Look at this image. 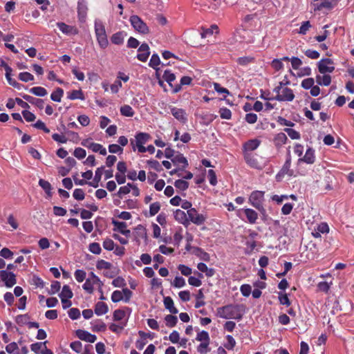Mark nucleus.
Here are the masks:
<instances>
[{"label": "nucleus", "mask_w": 354, "mask_h": 354, "mask_svg": "<svg viewBox=\"0 0 354 354\" xmlns=\"http://www.w3.org/2000/svg\"><path fill=\"white\" fill-rule=\"evenodd\" d=\"M254 62V58L252 57L245 56L239 57L236 60V62L243 66H246L248 64L253 63Z\"/></svg>", "instance_id": "37998d69"}, {"label": "nucleus", "mask_w": 354, "mask_h": 354, "mask_svg": "<svg viewBox=\"0 0 354 354\" xmlns=\"http://www.w3.org/2000/svg\"><path fill=\"white\" fill-rule=\"evenodd\" d=\"M39 185L44 190V192H46L48 197L52 196V186L48 181L45 180L44 179H40L39 180Z\"/></svg>", "instance_id": "473e14b6"}, {"label": "nucleus", "mask_w": 354, "mask_h": 354, "mask_svg": "<svg viewBox=\"0 0 354 354\" xmlns=\"http://www.w3.org/2000/svg\"><path fill=\"white\" fill-rule=\"evenodd\" d=\"M174 186L180 191H185L189 187V183L183 179L176 180Z\"/></svg>", "instance_id": "de8ad7c7"}, {"label": "nucleus", "mask_w": 354, "mask_h": 354, "mask_svg": "<svg viewBox=\"0 0 354 354\" xmlns=\"http://www.w3.org/2000/svg\"><path fill=\"white\" fill-rule=\"evenodd\" d=\"M11 75L12 72H10V69H7V73H6V78L8 84L15 88H17L19 90L21 89L23 85L18 83L15 79H12L11 77Z\"/></svg>", "instance_id": "72a5a7b5"}, {"label": "nucleus", "mask_w": 354, "mask_h": 354, "mask_svg": "<svg viewBox=\"0 0 354 354\" xmlns=\"http://www.w3.org/2000/svg\"><path fill=\"white\" fill-rule=\"evenodd\" d=\"M227 342L224 344L227 350H232L236 345V341L232 335H227L226 337Z\"/></svg>", "instance_id": "bf43d9fd"}, {"label": "nucleus", "mask_w": 354, "mask_h": 354, "mask_svg": "<svg viewBox=\"0 0 354 354\" xmlns=\"http://www.w3.org/2000/svg\"><path fill=\"white\" fill-rule=\"evenodd\" d=\"M21 96L23 99H24L31 104L37 106L39 109H42L44 108V102L43 100L33 97L32 96L26 94H23Z\"/></svg>", "instance_id": "6ab92c4d"}, {"label": "nucleus", "mask_w": 354, "mask_h": 354, "mask_svg": "<svg viewBox=\"0 0 354 354\" xmlns=\"http://www.w3.org/2000/svg\"><path fill=\"white\" fill-rule=\"evenodd\" d=\"M77 17L81 23H84L87 17L88 6L86 0H78L77 2Z\"/></svg>", "instance_id": "6e6552de"}, {"label": "nucleus", "mask_w": 354, "mask_h": 354, "mask_svg": "<svg viewBox=\"0 0 354 354\" xmlns=\"http://www.w3.org/2000/svg\"><path fill=\"white\" fill-rule=\"evenodd\" d=\"M196 255H197L198 257H199V258L203 261H209V259H210V257H209V254L205 252L203 249L200 248H197L196 249V252H195Z\"/></svg>", "instance_id": "5fc2aeb1"}, {"label": "nucleus", "mask_w": 354, "mask_h": 354, "mask_svg": "<svg viewBox=\"0 0 354 354\" xmlns=\"http://www.w3.org/2000/svg\"><path fill=\"white\" fill-rule=\"evenodd\" d=\"M127 321H128V318L126 319L124 322H122L120 324H116L112 323L109 325V328L113 333L119 334L122 332V330L127 326Z\"/></svg>", "instance_id": "c85d7f7f"}, {"label": "nucleus", "mask_w": 354, "mask_h": 354, "mask_svg": "<svg viewBox=\"0 0 354 354\" xmlns=\"http://www.w3.org/2000/svg\"><path fill=\"white\" fill-rule=\"evenodd\" d=\"M64 95V91L61 88H57L50 95V99L54 102H61L62 97Z\"/></svg>", "instance_id": "58836bf2"}, {"label": "nucleus", "mask_w": 354, "mask_h": 354, "mask_svg": "<svg viewBox=\"0 0 354 354\" xmlns=\"http://www.w3.org/2000/svg\"><path fill=\"white\" fill-rule=\"evenodd\" d=\"M192 82V78L189 76H183L180 79V84H176L174 88V93H178L181 90V86L183 85H190Z\"/></svg>", "instance_id": "2f4dec72"}, {"label": "nucleus", "mask_w": 354, "mask_h": 354, "mask_svg": "<svg viewBox=\"0 0 354 354\" xmlns=\"http://www.w3.org/2000/svg\"><path fill=\"white\" fill-rule=\"evenodd\" d=\"M174 218L180 223L187 225L189 224V219L187 213L186 214L181 209H176L174 213Z\"/></svg>", "instance_id": "f3484780"}, {"label": "nucleus", "mask_w": 354, "mask_h": 354, "mask_svg": "<svg viewBox=\"0 0 354 354\" xmlns=\"http://www.w3.org/2000/svg\"><path fill=\"white\" fill-rule=\"evenodd\" d=\"M334 63L331 59L324 58L322 59L318 62L319 72L322 74H326V73H332L335 70Z\"/></svg>", "instance_id": "39448f33"}, {"label": "nucleus", "mask_w": 354, "mask_h": 354, "mask_svg": "<svg viewBox=\"0 0 354 354\" xmlns=\"http://www.w3.org/2000/svg\"><path fill=\"white\" fill-rule=\"evenodd\" d=\"M120 113L121 115L126 117H132L133 116L135 112L132 107L129 105L125 104L120 107Z\"/></svg>", "instance_id": "e433bc0d"}, {"label": "nucleus", "mask_w": 354, "mask_h": 354, "mask_svg": "<svg viewBox=\"0 0 354 354\" xmlns=\"http://www.w3.org/2000/svg\"><path fill=\"white\" fill-rule=\"evenodd\" d=\"M162 77L171 86H172L171 82L176 79V76L173 73L169 70H165Z\"/></svg>", "instance_id": "3c124183"}, {"label": "nucleus", "mask_w": 354, "mask_h": 354, "mask_svg": "<svg viewBox=\"0 0 354 354\" xmlns=\"http://www.w3.org/2000/svg\"><path fill=\"white\" fill-rule=\"evenodd\" d=\"M109 308L108 306L102 302L98 301L95 306V313L100 316L106 314L108 312Z\"/></svg>", "instance_id": "cd10ccee"}, {"label": "nucleus", "mask_w": 354, "mask_h": 354, "mask_svg": "<svg viewBox=\"0 0 354 354\" xmlns=\"http://www.w3.org/2000/svg\"><path fill=\"white\" fill-rule=\"evenodd\" d=\"M333 8L332 3L329 1L325 0L321 3H314V10H321L322 8L331 9Z\"/></svg>", "instance_id": "4c0bfd02"}, {"label": "nucleus", "mask_w": 354, "mask_h": 354, "mask_svg": "<svg viewBox=\"0 0 354 354\" xmlns=\"http://www.w3.org/2000/svg\"><path fill=\"white\" fill-rule=\"evenodd\" d=\"M19 79L24 82L34 80V76L28 72H22L19 74Z\"/></svg>", "instance_id": "052dcab7"}, {"label": "nucleus", "mask_w": 354, "mask_h": 354, "mask_svg": "<svg viewBox=\"0 0 354 354\" xmlns=\"http://www.w3.org/2000/svg\"><path fill=\"white\" fill-rule=\"evenodd\" d=\"M295 98V94L293 93V91L290 88H284L281 91V95H277L274 99L278 100V101H288L291 102Z\"/></svg>", "instance_id": "9d476101"}, {"label": "nucleus", "mask_w": 354, "mask_h": 354, "mask_svg": "<svg viewBox=\"0 0 354 354\" xmlns=\"http://www.w3.org/2000/svg\"><path fill=\"white\" fill-rule=\"evenodd\" d=\"M113 267L110 262L106 261L103 259L98 260L96 263V268L97 270H111Z\"/></svg>", "instance_id": "49530a36"}, {"label": "nucleus", "mask_w": 354, "mask_h": 354, "mask_svg": "<svg viewBox=\"0 0 354 354\" xmlns=\"http://www.w3.org/2000/svg\"><path fill=\"white\" fill-rule=\"evenodd\" d=\"M75 335L80 339L89 343H93L97 339L96 335H93L88 333V331L82 329L77 330L75 331Z\"/></svg>", "instance_id": "9b49d317"}, {"label": "nucleus", "mask_w": 354, "mask_h": 354, "mask_svg": "<svg viewBox=\"0 0 354 354\" xmlns=\"http://www.w3.org/2000/svg\"><path fill=\"white\" fill-rule=\"evenodd\" d=\"M279 301L280 304L289 306L291 302L286 293L279 292Z\"/></svg>", "instance_id": "680f3d73"}, {"label": "nucleus", "mask_w": 354, "mask_h": 354, "mask_svg": "<svg viewBox=\"0 0 354 354\" xmlns=\"http://www.w3.org/2000/svg\"><path fill=\"white\" fill-rule=\"evenodd\" d=\"M171 162L174 165L181 167V168L178 169L179 170H183L188 166L187 158L183 156V154L180 153L171 158Z\"/></svg>", "instance_id": "ddd939ff"}, {"label": "nucleus", "mask_w": 354, "mask_h": 354, "mask_svg": "<svg viewBox=\"0 0 354 354\" xmlns=\"http://www.w3.org/2000/svg\"><path fill=\"white\" fill-rule=\"evenodd\" d=\"M220 116L223 119L230 120L232 117L231 111L225 107L221 108L219 110Z\"/></svg>", "instance_id": "0e129e2a"}, {"label": "nucleus", "mask_w": 354, "mask_h": 354, "mask_svg": "<svg viewBox=\"0 0 354 354\" xmlns=\"http://www.w3.org/2000/svg\"><path fill=\"white\" fill-rule=\"evenodd\" d=\"M131 187H133V184L129 183H127V185L125 186L120 187L117 193V195L120 198H122V195L128 194L131 192Z\"/></svg>", "instance_id": "864d4df0"}, {"label": "nucleus", "mask_w": 354, "mask_h": 354, "mask_svg": "<svg viewBox=\"0 0 354 354\" xmlns=\"http://www.w3.org/2000/svg\"><path fill=\"white\" fill-rule=\"evenodd\" d=\"M248 221L250 224H254L258 218V214L252 209L247 208L244 209Z\"/></svg>", "instance_id": "b1692460"}, {"label": "nucleus", "mask_w": 354, "mask_h": 354, "mask_svg": "<svg viewBox=\"0 0 354 354\" xmlns=\"http://www.w3.org/2000/svg\"><path fill=\"white\" fill-rule=\"evenodd\" d=\"M94 28L96 37L106 34L104 25L100 19L95 20Z\"/></svg>", "instance_id": "bb28decb"}, {"label": "nucleus", "mask_w": 354, "mask_h": 354, "mask_svg": "<svg viewBox=\"0 0 354 354\" xmlns=\"http://www.w3.org/2000/svg\"><path fill=\"white\" fill-rule=\"evenodd\" d=\"M196 340L201 342H210V338L208 332L202 330L198 333Z\"/></svg>", "instance_id": "c03bdc74"}, {"label": "nucleus", "mask_w": 354, "mask_h": 354, "mask_svg": "<svg viewBox=\"0 0 354 354\" xmlns=\"http://www.w3.org/2000/svg\"><path fill=\"white\" fill-rule=\"evenodd\" d=\"M96 39L101 48L105 49L108 46L109 41L106 34L96 37Z\"/></svg>", "instance_id": "a18cd8bd"}, {"label": "nucleus", "mask_w": 354, "mask_h": 354, "mask_svg": "<svg viewBox=\"0 0 354 354\" xmlns=\"http://www.w3.org/2000/svg\"><path fill=\"white\" fill-rule=\"evenodd\" d=\"M104 167L103 166L97 168V169L95 170V176H94V179H93V182L88 183V184L90 186H92L95 188H96L99 186V183L100 182V180L102 179V174L104 171Z\"/></svg>", "instance_id": "412c9836"}, {"label": "nucleus", "mask_w": 354, "mask_h": 354, "mask_svg": "<svg viewBox=\"0 0 354 354\" xmlns=\"http://www.w3.org/2000/svg\"><path fill=\"white\" fill-rule=\"evenodd\" d=\"M136 145H145L150 138V135L147 133L139 132L135 136Z\"/></svg>", "instance_id": "c756f323"}, {"label": "nucleus", "mask_w": 354, "mask_h": 354, "mask_svg": "<svg viewBox=\"0 0 354 354\" xmlns=\"http://www.w3.org/2000/svg\"><path fill=\"white\" fill-rule=\"evenodd\" d=\"M197 268L200 272L205 273V275L207 277H213L215 274V270L214 268H208L204 263H198Z\"/></svg>", "instance_id": "393cba45"}, {"label": "nucleus", "mask_w": 354, "mask_h": 354, "mask_svg": "<svg viewBox=\"0 0 354 354\" xmlns=\"http://www.w3.org/2000/svg\"><path fill=\"white\" fill-rule=\"evenodd\" d=\"M217 316L225 319L242 318V315L239 311V306L232 304L218 308Z\"/></svg>", "instance_id": "f257e3e1"}, {"label": "nucleus", "mask_w": 354, "mask_h": 354, "mask_svg": "<svg viewBox=\"0 0 354 354\" xmlns=\"http://www.w3.org/2000/svg\"><path fill=\"white\" fill-rule=\"evenodd\" d=\"M244 160L245 162L249 165L250 167L254 169H261V165L257 160V159L255 158L254 155L252 154L251 152H245L243 153Z\"/></svg>", "instance_id": "f8f14e48"}, {"label": "nucleus", "mask_w": 354, "mask_h": 354, "mask_svg": "<svg viewBox=\"0 0 354 354\" xmlns=\"http://www.w3.org/2000/svg\"><path fill=\"white\" fill-rule=\"evenodd\" d=\"M89 251L95 254H100L102 252L101 247L98 243H92L88 247Z\"/></svg>", "instance_id": "338daca9"}, {"label": "nucleus", "mask_w": 354, "mask_h": 354, "mask_svg": "<svg viewBox=\"0 0 354 354\" xmlns=\"http://www.w3.org/2000/svg\"><path fill=\"white\" fill-rule=\"evenodd\" d=\"M47 342H36L30 345V349L32 352L37 354L41 353V349L46 344Z\"/></svg>", "instance_id": "09e8293b"}, {"label": "nucleus", "mask_w": 354, "mask_h": 354, "mask_svg": "<svg viewBox=\"0 0 354 354\" xmlns=\"http://www.w3.org/2000/svg\"><path fill=\"white\" fill-rule=\"evenodd\" d=\"M73 296V293L68 285H64L62 288V290L59 294L60 299H71Z\"/></svg>", "instance_id": "f704fd0d"}, {"label": "nucleus", "mask_w": 354, "mask_h": 354, "mask_svg": "<svg viewBox=\"0 0 354 354\" xmlns=\"http://www.w3.org/2000/svg\"><path fill=\"white\" fill-rule=\"evenodd\" d=\"M127 35L124 31H119L114 33L111 37V41L115 45H121L124 43V37Z\"/></svg>", "instance_id": "aec40b11"}, {"label": "nucleus", "mask_w": 354, "mask_h": 354, "mask_svg": "<svg viewBox=\"0 0 354 354\" xmlns=\"http://www.w3.org/2000/svg\"><path fill=\"white\" fill-rule=\"evenodd\" d=\"M166 326L169 328L174 327L178 322L176 316L172 315H167L165 317Z\"/></svg>", "instance_id": "a19ab883"}, {"label": "nucleus", "mask_w": 354, "mask_h": 354, "mask_svg": "<svg viewBox=\"0 0 354 354\" xmlns=\"http://www.w3.org/2000/svg\"><path fill=\"white\" fill-rule=\"evenodd\" d=\"M30 319V317L28 315V314L19 315L15 317V322L18 325L22 326L27 325Z\"/></svg>", "instance_id": "c9c22d12"}, {"label": "nucleus", "mask_w": 354, "mask_h": 354, "mask_svg": "<svg viewBox=\"0 0 354 354\" xmlns=\"http://www.w3.org/2000/svg\"><path fill=\"white\" fill-rule=\"evenodd\" d=\"M57 26L66 35H77L78 33V30L75 27L67 25L64 22H57Z\"/></svg>", "instance_id": "4468645a"}, {"label": "nucleus", "mask_w": 354, "mask_h": 354, "mask_svg": "<svg viewBox=\"0 0 354 354\" xmlns=\"http://www.w3.org/2000/svg\"><path fill=\"white\" fill-rule=\"evenodd\" d=\"M68 317L73 320L77 319L80 317V311L77 308H71L68 310Z\"/></svg>", "instance_id": "774afa93"}, {"label": "nucleus", "mask_w": 354, "mask_h": 354, "mask_svg": "<svg viewBox=\"0 0 354 354\" xmlns=\"http://www.w3.org/2000/svg\"><path fill=\"white\" fill-rule=\"evenodd\" d=\"M264 198V192L254 191L251 193L249 197L250 204L258 209L261 214H266V209L263 206V201Z\"/></svg>", "instance_id": "f03ea898"}, {"label": "nucleus", "mask_w": 354, "mask_h": 354, "mask_svg": "<svg viewBox=\"0 0 354 354\" xmlns=\"http://www.w3.org/2000/svg\"><path fill=\"white\" fill-rule=\"evenodd\" d=\"M171 113L176 120H178L180 122H186L187 117L184 109L173 107L171 109Z\"/></svg>", "instance_id": "dca6fc26"}, {"label": "nucleus", "mask_w": 354, "mask_h": 354, "mask_svg": "<svg viewBox=\"0 0 354 354\" xmlns=\"http://www.w3.org/2000/svg\"><path fill=\"white\" fill-rule=\"evenodd\" d=\"M126 311H130V308L125 307V309H117L113 312V319L115 322H119L124 319L126 317Z\"/></svg>", "instance_id": "a878e982"}, {"label": "nucleus", "mask_w": 354, "mask_h": 354, "mask_svg": "<svg viewBox=\"0 0 354 354\" xmlns=\"http://www.w3.org/2000/svg\"><path fill=\"white\" fill-rule=\"evenodd\" d=\"M129 21L136 31L140 34L146 35L149 32V29L146 23H145L138 15L130 17Z\"/></svg>", "instance_id": "7ed1b4c3"}, {"label": "nucleus", "mask_w": 354, "mask_h": 354, "mask_svg": "<svg viewBox=\"0 0 354 354\" xmlns=\"http://www.w3.org/2000/svg\"><path fill=\"white\" fill-rule=\"evenodd\" d=\"M259 145H260V141L257 139H253V140H250L247 141L246 142L244 143V145L243 146V153L246 151L251 152V151L255 150L256 149L258 148Z\"/></svg>", "instance_id": "a211bd4d"}, {"label": "nucleus", "mask_w": 354, "mask_h": 354, "mask_svg": "<svg viewBox=\"0 0 354 354\" xmlns=\"http://www.w3.org/2000/svg\"><path fill=\"white\" fill-rule=\"evenodd\" d=\"M106 328V324L98 320L95 324L92 326L93 331L100 332L104 331Z\"/></svg>", "instance_id": "e2e57ef3"}, {"label": "nucleus", "mask_w": 354, "mask_h": 354, "mask_svg": "<svg viewBox=\"0 0 354 354\" xmlns=\"http://www.w3.org/2000/svg\"><path fill=\"white\" fill-rule=\"evenodd\" d=\"M70 100H76L80 99L82 100H84V94L82 90H73L68 96Z\"/></svg>", "instance_id": "603ef678"}, {"label": "nucleus", "mask_w": 354, "mask_h": 354, "mask_svg": "<svg viewBox=\"0 0 354 354\" xmlns=\"http://www.w3.org/2000/svg\"><path fill=\"white\" fill-rule=\"evenodd\" d=\"M30 92L35 95L44 97L47 95L46 88L41 86H35L30 89Z\"/></svg>", "instance_id": "79ce46f5"}, {"label": "nucleus", "mask_w": 354, "mask_h": 354, "mask_svg": "<svg viewBox=\"0 0 354 354\" xmlns=\"http://www.w3.org/2000/svg\"><path fill=\"white\" fill-rule=\"evenodd\" d=\"M299 162H304L307 164H313L315 161V150L309 147L303 158H300L298 160Z\"/></svg>", "instance_id": "2eb2a0df"}, {"label": "nucleus", "mask_w": 354, "mask_h": 354, "mask_svg": "<svg viewBox=\"0 0 354 354\" xmlns=\"http://www.w3.org/2000/svg\"><path fill=\"white\" fill-rule=\"evenodd\" d=\"M160 64V59L158 54L154 53L151 55V57L149 62V66L155 70H158V66Z\"/></svg>", "instance_id": "ea45409f"}, {"label": "nucleus", "mask_w": 354, "mask_h": 354, "mask_svg": "<svg viewBox=\"0 0 354 354\" xmlns=\"http://www.w3.org/2000/svg\"><path fill=\"white\" fill-rule=\"evenodd\" d=\"M138 53L136 55V58L142 62H145L148 59L150 55V48L147 43H142L138 49Z\"/></svg>", "instance_id": "1a4fd4ad"}, {"label": "nucleus", "mask_w": 354, "mask_h": 354, "mask_svg": "<svg viewBox=\"0 0 354 354\" xmlns=\"http://www.w3.org/2000/svg\"><path fill=\"white\" fill-rule=\"evenodd\" d=\"M187 216L189 221L197 225L203 224L206 220V217L203 214H199L195 208L188 209Z\"/></svg>", "instance_id": "423d86ee"}, {"label": "nucleus", "mask_w": 354, "mask_h": 354, "mask_svg": "<svg viewBox=\"0 0 354 354\" xmlns=\"http://www.w3.org/2000/svg\"><path fill=\"white\" fill-rule=\"evenodd\" d=\"M287 140L288 138L284 133H279L274 136L273 142L277 148H280Z\"/></svg>", "instance_id": "5701e85b"}, {"label": "nucleus", "mask_w": 354, "mask_h": 354, "mask_svg": "<svg viewBox=\"0 0 354 354\" xmlns=\"http://www.w3.org/2000/svg\"><path fill=\"white\" fill-rule=\"evenodd\" d=\"M164 306L172 314H177L178 309L174 306V301L170 297H165L163 299Z\"/></svg>", "instance_id": "4be33fe9"}, {"label": "nucleus", "mask_w": 354, "mask_h": 354, "mask_svg": "<svg viewBox=\"0 0 354 354\" xmlns=\"http://www.w3.org/2000/svg\"><path fill=\"white\" fill-rule=\"evenodd\" d=\"M195 274L198 277V278L191 276L188 279V283L192 286L199 287L202 285V281L200 279L203 278V275L199 272H196Z\"/></svg>", "instance_id": "7c9ffc66"}, {"label": "nucleus", "mask_w": 354, "mask_h": 354, "mask_svg": "<svg viewBox=\"0 0 354 354\" xmlns=\"http://www.w3.org/2000/svg\"><path fill=\"white\" fill-rule=\"evenodd\" d=\"M112 224L114 226L113 231H118L120 233L127 227L125 222L118 221L114 219L112 221Z\"/></svg>", "instance_id": "8fccbe9b"}, {"label": "nucleus", "mask_w": 354, "mask_h": 354, "mask_svg": "<svg viewBox=\"0 0 354 354\" xmlns=\"http://www.w3.org/2000/svg\"><path fill=\"white\" fill-rule=\"evenodd\" d=\"M160 207L161 205L159 202H155L151 203L149 206V216H155L160 211Z\"/></svg>", "instance_id": "6e6d98bb"}, {"label": "nucleus", "mask_w": 354, "mask_h": 354, "mask_svg": "<svg viewBox=\"0 0 354 354\" xmlns=\"http://www.w3.org/2000/svg\"><path fill=\"white\" fill-rule=\"evenodd\" d=\"M171 285L175 288H180L184 287L186 285V283L183 277H176L173 282L171 283Z\"/></svg>", "instance_id": "4d7b16f0"}, {"label": "nucleus", "mask_w": 354, "mask_h": 354, "mask_svg": "<svg viewBox=\"0 0 354 354\" xmlns=\"http://www.w3.org/2000/svg\"><path fill=\"white\" fill-rule=\"evenodd\" d=\"M0 277L1 280L5 283L6 286L8 288L12 287L17 283L16 275L12 272L1 270Z\"/></svg>", "instance_id": "0eeeda50"}, {"label": "nucleus", "mask_w": 354, "mask_h": 354, "mask_svg": "<svg viewBox=\"0 0 354 354\" xmlns=\"http://www.w3.org/2000/svg\"><path fill=\"white\" fill-rule=\"evenodd\" d=\"M291 166V156L290 151H288L286 157V162H284L282 168L279 171V173L276 175L277 180L279 181L281 178L285 176L288 175L289 176H292L293 175V170L290 169Z\"/></svg>", "instance_id": "20e7f679"}, {"label": "nucleus", "mask_w": 354, "mask_h": 354, "mask_svg": "<svg viewBox=\"0 0 354 354\" xmlns=\"http://www.w3.org/2000/svg\"><path fill=\"white\" fill-rule=\"evenodd\" d=\"M210 342H201L197 346V351L201 354H206L207 353L210 351V348H209Z\"/></svg>", "instance_id": "13d9d810"}, {"label": "nucleus", "mask_w": 354, "mask_h": 354, "mask_svg": "<svg viewBox=\"0 0 354 354\" xmlns=\"http://www.w3.org/2000/svg\"><path fill=\"white\" fill-rule=\"evenodd\" d=\"M284 131L288 133L289 137L292 140H297L300 138V133L291 128H286Z\"/></svg>", "instance_id": "69168bd1"}]
</instances>
